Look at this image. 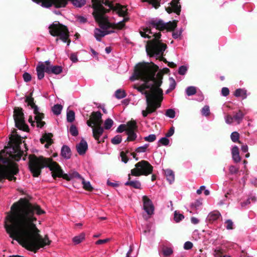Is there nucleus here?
Segmentation results:
<instances>
[{
  "mask_svg": "<svg viewBox=\"0 0 257 257\" xmlns=\"http://www.w3.org/2000/svg\"><path fill=\"white\" fill-rule=\"evenodd\" d=\"M11 210L5 221V227L10 237L35 252L50 244L51 241L48 235L43 238L35 224L37 218L35 213L41 215L45 213L39 205L21 199L12 205Z\"/></svg>",
  "mask_w": 257,
  "mask_h": 257,
  "instance_id": "nucleus-1",
  "label": "nucleus"
},
{
  "mask_svg": "<svg viewBox=\"0 0 257 257\" xmlns=\"http://www.w3.org/2000/svg\"><path fill=\"white\" fill-rule=\"evenodd\" d=\"M158 69V67L154 63H140L136 66L133 75L130 77L132 81L141 79L144 82L142 85L135 87L146 98V109L142 111L144 117L160 107L163 99V91L159 88L162 82V76L159 73L156 75Z\"/></svg>",
  "mask_w": 257,
  "mask_h": 257,
  "instance_id": "nucleus-2",
  "label": "nucleus"
},
{
  "mask_svg": "<svg viewBox=\"0 0 257 257\" xmlns=\"http://www.w3.org/2000/svg\"><path fill=\"white\" fill-rule=\"evenodd\" d=\"M176 27V21L164 23L161 20L153 19L149 22L148 27L140 30V33L142 37L152 39L151 40L148 41L146 46L148 55L157 58H161L162 60H163L164 58L162 56L167 46L160 40L161 33L157 31L163 30L172 31L174 30Z\"/></svg>",
  "mask_w": 257,
  "mask_h": 257,
  "instance_id": "nucleus-3",
  "label": "nucleus"
},
{
  "mask_svg": "<svg viewBox=\"0 0 257 257\" xmlns=\"http://www.w3.org/2000/svg\"><path fill=\"white\" fill-rule=\"evenodd\" d=\"M94 9L93 15L96 22L98 24L100 28H95L94 35L98 41H100L101 38L112 33L109 30L113 26L106 16V13L112 10L113 13L119 16L124 17L126 14L125 7L117 4H113L110 0H91Z\"/></svg>",
  "mask_w": 257,
  "mask_h": 257,
  "instance_id": "nucleus-4",
  "label": "nucleus"
},
{
  "mask_svg": "<svg viewBox=\"0 0 257 257\" xmlns=\"http://www.w3.org/2000/svg\"><path fill=\"white\" fill-rule=\"evenodd\" d=\"M48 167L51 171L52 177H62L67 180H71L74 178L80 180L83 184V187L85 190H90L92 189L91 184L89 181H86L76 171H73L69 174H64L58 164L53 162L50 158H45L43 157L39 158L34 157L30 159L29 161V168L33 176L38 177L40 173L41 169Z\"/></svg>",
  "mask_w": 257,
  "mask_h": 257,
  "instance_id": "nucleus-5",
  "label": "nucleus"
},
{
  "mask_svg": "<svg viewBox=\"0 0 257 257\" xmlns=\"http://www.w3.org/2000/svg\"><path fill=\"white\" fill-rule=\"evenodd\" d=\"M49 32L51 35L59 37L56 39L57 42L60 39L64 43L67 42V46L70 45L69 31L66 26L59 23L53 24L49 27Z\"/></svg>",
  "mask_w": 257,
  "mask_h": 257,
  "instance_id": "nucleus-6",
  "label": "nucleus"
},
{
  "mask_svg": "<svg viewBox=\"0 0 257 257\" xmlns=\"http://www.w3.org/2000/svg\"><path fill=\"white\" fill-rule=\"evenodd\" d=\"M135 168L131 170L132 176L138 177L142 175L148 176L152 174L153 166L147 161L142 160L135 165Z\"/></svg>",
  "mask_w": 257,
  "mask_h": 257,
  "instance_id": "nucleus-7",
  "label": "nucleus"
},
{
  "mask_svg": "<svg viewBox=\"0 0 257 257\" xmlns=\"http://www.w3.org/2000/svg\"><path fill=\"white\" fill-rule=\"evenodd\" d=\"M35 3L44 8H50L54 6L56 8H63L66 6L68 0H32Z\"/></svg>",
  "mask_w": 257,
  "mask_h": 257,
  "instance_id": "nucleus-8",
  "label": "nucleus"
},
{
  "mask_svg": "<svg viewBox=\"0 0 257 257\" xmlns=\"http://www.w3.org/2000/svg\"><path fill=\"white\" fill-rule=\"evenodd\" d=\"M14 119L17 127L20 130L26 131L28 126L25 124L24 114L21 108L18 107L14 109Z\"/></svg>",
  "mask_w": 257,
  "mask_h": 257,
  "instance_id": "nucleus-9",
  "label": "nucleus"
},
{
  "mask_svg": "<svg viewBox=\"0 0 257 257\" xmlns=\"http://www.w3.org/2000/svg\"><path fill=\"white\" fill-rule=\"evenodd\" d=\"M10 140L11 142H13L15 143V148H13V150L15 153H17V154L15 155V156H13V155L11 154L10 157L15 159L16 161H19L22 155V152L20 151L19 145L21 143V138L17 135H11L10 137Z\"/></svg>",
  "mask_w": 257,
  "mask_h": 257,
  "instance_id": "nucleus-10",
  "label": "nucleus"
},
{
  "mask_svg": "<svg viewBox=\"0 0 257 257\" xmlns=\"http://www.w3.org/2000/svg\"><path fill=\"white\" fill-rule=\"evenodd\" d=\"M143 208L148 215H152L154 212V206L151 200L147 196L142 197Z\"/></svg>",
  "mask_w": 257,
  "mask_h": 257,
  "instance_id": "nucleus-11",
  "label": "nucleus"
},
{
  "mask_svg": "<svg viewBox=\"0 0 257 257\" xmlns=\"http://www.w3.org/2000/svg\"><path fill=\"white\" fill-rule=\"evenodd\" d=\"M35 108L34 109V113L35 114V120H33L32 117H31L29 119V121L31 123L32 125H34V123H36L37 127H42L44 124L45 122L42 120L43 118V114L42 113H39L38 111V108L36 106H35Z\"/></svg>",
  "mask_w": 257,
  "mask_h": 257,
  "instance_id": "nucleus-12",
  "label": "nucleus"
},
{
  "mask_svg": "<svg viewBox=\"0 0 257 257\" xmlns=\"http://www.w3.org/2000/svg\"><path fill=\"white\" fill-rule=\"evenodd\" d=\"M46 64V73L48 74H59L62 71V68L60 66H53L49 61H45Z\"/></svg>",
  "mask_w": 257,
  "mask_h": 257,
  "instance_id": "nucleus-13",
  "label": "nucleus"
},
{
  "mask_svg": "<svg viewBox=\"0 0 257 257\" xmlns=\"http://www.w3.org/2000/svg\"><path fill=\"white\" fill-rule=\"evenodd\" d=\"M170 5V6L166 8L167 12L169 14L174 12L177 15H179L181 11V6L179 5V0H172Z\"/></svg>",
  "mask_w": 257,
  "mask_h": 257,
  "instance_id": "nucleus-14",
  "label": "nucleus"
},
{
  "mask_svg": "<svg viewBox=\"0 0 257 257\" xmlns=\"http://www.w3.org/2000/svg\"><path fill=\"white\" fill-rule=\"evenodd\" d=\"M36 71L38 78L40 80L43 79L44 77V73H46V64L45 62H39L36 67Z\"/></svg>",
  "mask_w": 257,
  "mask_h": 257,
  "instance_id": "nucleus-15",
  "label": "nucleus"
},
{
  "mask_svg": "<svg viewBox=\"0 0 257 257\" xmlns=\"http://www.w3.org/2000/svg\"><path fill=\"white\" fill-rule=\"evenodd\" d=\"M87 149V143L83 139H82L80 142L76 146L77 152L80 155H84Z\"/></svg>",
  "mask_w": 257,
  "mask_h": 257,
  "instance_id": "nucleus-16",
  "label": "nucleus"
},
{
  "mask_svg": "<svg viewBox=\"0 0 257 257\" xmlns=\"http://www.w3.org/2000/svg\"><path fill=\"white\" fill-rule=\"evenodd\" d=\"M102 114L99 111L93 112L92 113L91 119L92 120L93 124L95 125H101L102 123Z\"/></svg>",
  "mask_w": 257,
  "mask_h": 257,
  "instance_id": "nucleus-17",
  "label": "nucleus"
},
{
  "mask_svg": "<svg viewBox=\"0 0 257 257\" xmlns=\"http://www.w3.org/2000/svg\"><path fill=\"white\" fill-rule=\"evenodd\" d=\"M131 173L128 174V181H126L124 185L126 186H130L136 189H141V184L139 180H132L131 179Z\"/></svg>",
  "mask_w": 257,
  "mask_h": 257,
  "instance_id": "nucleus-18",
  "label": "nucleus"
},
{
  "mask_svg": "<svg viewBox=\"0 0 257 257\" xmlns=\"http://www.w3.org/2000/svg\"><path fill=\"white\" fill-rule=\"evenodd\" d=\"M52 135L51 134H46L41 139V142L44 144L45 147L48 148L49 146L52 143Z\"/></svg>",
  "mask_w": 257,
  "mask_h": 257,
  "instance_id": "nucleus-19",
  "label": "nucleus"
},
{
  "mask_svg": "<svg viewBox=\"0 0 257 257\" xmlns=\"http://www.w3.org/2000/svg\"><path fill=\"white\" fill-rule=\"evenodd\" d=\"M93 136L95 139L100 143L99 141V137L102 135L103 132V129L101 125H95L92 129Z\"/></svg>",
  "mask_w": 257,
  "mask_h": 257,
  "instance_id": "nucleus-20",
  "label": "nucleus"
},
{
  "mask_svg": "<svg viewBox=\"0 0 257 257\" xmlns=\"http://www.w3.org/2000/svg\"><path fill=\"white\" fill-rule=\"evenodd\" d=\"M232 158L233 161L235 163L239 162L241 160V158L239 156V149L236 146H234L231 149Z\"/></svg>",
  "mask_w": 257,
  "mask_h": 257,
  "instance_id": "nucleus-21",
  "label": "nucleus"
},
{
  "mask_svg": "<svg viewBox=\"0 0 257 257\" xmlns=\"http://www.w3.org/2000/svg\"><path fill=\"white\" fill-rule=\"evenodd\" d=\"M221 217V214L218 211H213L209 213L207 219L210 221H214Z\"/></svg>",
  "mask_w": 257,
  "mask_h": 257,
  "instance_id": "nucleus-22",
  "label": "nucleus"
},
{
  "mask_svg": "<svg viewBox=\"0 0 257 257\" xmlns=\"http://www.w3.org/2000/svg\"><path fill=\"white\" fill-rule=\"evenodd\" d=\"M71 155L70 149L67 146H63L61 149V155L66 159L70 158Z\"/></svg>",
  "mask_w": 257,
  "mask_h": 257,
  "instance_id": "nucleus-23",
  "label": "nucleus"
},
{
  "mask_svg": "<svg viewBox=\"0 0 257 257\" xmlns=\"http://www.w3.org/2000/svg\"><path fill=\"white\" fill-rule=\"evenodd\" d=\"M125 126L126 132H135L137 128V123L134 120L127 122Z\"/></svg>",
  "mask_w": 257,
  "mask_h": 257,
  "instance_id": "nucleus-24",
  "label": "nucleus"
},
{
  "mask_svg": "<svg viewBox=\"0 0 257 257\" xmlns=\"http://www.w3.org/2000/svg\"><path fill=\"white\" fill-rule=\"evenodd\" d=\"M165 174L167 180L168 181L169 183L171 184L174 181L175 175L173 171L170 169H167L165 171Z\"/></svg>",
  "mask_w": 257,
  "mask_h": 257,
  "instance_id": "nucleus-25",
  "label": "nucleus"
},
{
  "mask_svg": "<svg viewBox=\"0 0 257 257\" xmlns=\"http://www.w3.org/2000/svg\"><path fill=\"white\" fill-rule=\"evenodd\" d=\"M244 114L240 110H239L233 116L234 121L237 124H239L242 121Z\"/></svg>",
  "mask_w": 257,
  "mask_h": 257,
  "instance_id": "nucleus-26",
  "label": "nucleus"
},
{
  "mask_svg": "<svg viewBox=\"0 0 257 257\" xmlns=\"http://www.w3.org/2000/svg\"><path fill=\"white\" fill-rule=\"evenodd\" d=\"M234 95L236 97H241L242 99H245L247 97L246 91L244 89H237L235 91Z\"/></svg>",
  "mask_w": 257,
  "mask_h": 257,
  "instance_id": "nucleus-27",
  "label": "nucleus"
},
{
  "mask_svg": "<svg viewBox=\"0 0 257 257\" xmlns=\"http://www.w3.org/2000/svg\"><path fill=\"white\" fill-rule=\"evenodd\" d=\"M85 234L82 233L79 235L74 237L72 239L73 242L75 244H78L81 243L85 238Z\"/></svg>",
  "mask_w": 257,
  "mask_h": 257,
  "instance_id": "nucleus-28",
  "label": "nucleus"
},
{
  "mask_svg": "<svg viewBox=\"0 0 257 257\" xmlns=\"http://www.w3.org/2000/svg\"><path fill=\"white\" fill-rule=\"evenodd\" d=\"M223 251V248L218 246L213 249V255L214 257H221L222 256Z\"/></svg>",
  "mask_w": 257,
  "mask_h": 257,
  "instance_id": "nucleus-29",
  "label": "nucleus"
},
{
  "mask_svg": "<svg viewBox=\"0 0 257 257\" xmlns=\"http://www.w3.org/2000/svg\"><path fill=\"white\" fill-rule=\"evenodd\" d=\"M115 96L117 99H122L126 96V93L124 90L119 89L115 92Z\"/></svg>",
  "mask_w": 257,
  "mask_h": 257,
  "instance_id": "nucleus-30",
  "label": "nucleus"
},
{
  "mask_svg": "<svg viewBox=\"0 0 257 257\" xmlns=\"http://www.w3.org/2000/svg\"><path fill=\"white\" fill-rule=\"evenodd\" d=\"M130 154L128 151H121L120 153V157L122 162L126 163L128 161V154Z\"/></svg>",
  "mask_w": 257,
  "mask_h": 257,
  "instance_id": "nucleus-31",
  "label": "nucleus"
},
{
  "mask_svg": "<svg viewBox=\"0 0 257 257\" xmlns=\"http://www.w3.org/2000/svg\"><path fill=\"white\" fill-rule=\"evenodd\" d=\"M168 137H163L161 138L158 142V146H168L170 144V140L167 138Z\"/></svg>",
  "mask_w": 257,
  "mask_h": 257,
  "instance_id": "nucleus-32",
  "label": "nucleus"
},
{
  "mask_svg": "<svg viewBox=\"0 0 257 257\" xmlns=\"http://www.w3.org/2000/svg\"><path fill=\"white\" fill-rule=\"evenodd\" d=\"M185 92L188 96H191L196 93V88L194 86H189L185 89Z\"/></svg>",
  "mask_w": 257,
  "mask_h": 257,
  "instance_id": "nucleus-33",
  "label": "nucleus"
},
{
  "mask_svg": "<svg viewBox=\"0 0 257 257\" xmlns=\"http://www.w3.org/2000/svg\"><path fill=\"white\" fill-rule=\"evenodd\" d=\"M62 109V106L60 104H55L52 108L53 112L56 115H59L61 113Z\"/></svg>",
  "mask_w": 257,
  "mask_h": 257,
  "instance_id": "nucleus-34",
  "label": "nucleus"
},
{
  "mask_svg": "<svg viewBox=\"0 0 257 257\" xmlns=\"http://www.w3.org/2000/svg\"><path fill=\"white\" fill-rule=\"evenodd\" d=\"M75 119V113L73 110L68 111L67 112V120L70 122H73Z\"/></svg>",
  "mask_w": 257,
  "mask_h": 257,
  "instance_id": "nucleus-35",
  "label": "nucleus"
},
{
  "mask_svg": "<svg viewBox=\"0 0 257 257\" xmlns=\"http://www.w3.org/2000/svg\"><path fill=\"white\" fill-rule=\"evenodd\" d=\"M142 2L148 3L156 9L158 8L160 6V2L159 0H142Z\"/></svg>",
  "mask_w": 257,
  "mask_h": 257,
  "instance_id": "nucleus-36",
  "label": "nucleus"
},
{
  "mask_svg": "<svg viewBox=\"0 0 257 257\" xmlns=\"http://www.w3.org/2000/svg\"><path fill=\"white\" fill-rule=\"evenodd\" d=\"M85 0H72L73 5L78 8L82 7L85 5Z\"/></svg>",
  "mask_w": 257,
  "mask_h": 257,
  "instance_id": "nucleus-37",
  "label": "nucleus"
},
{
  "mask_svg": "<svg viewBox=\"0 0 257 257\" xmlns=\"http://www.w3.org/2000/svg\"><path fill=\"white\" fill-rule=\"evenodd\" d=\"M113 124V121L110 118H107L104 121V127L105 130L110 129Z\"/></svg>",
  "mask_w": 257,
  "mask_h": 257,
  "instance_id": "nucleus-38",
  "label": "nucleus"
},
{
  "mask_svg": "<svg viewBox=\"0 0 257 257\" xmlns=\"http://www.w3.org/2000/svg\"><path fill=\"white\" fill-rule=\"evenodd\" d=\"M239 137V134L236 132H234L232 133L230 136L231 139L232 141L234 143H240V142L238 141Z\"/></svg>",
  "mask_w": 257,
  "mask_h": 257,
  "instance_id": "nucleus-39",
  "label": "nucleus"
},
{
  "mask_svg": "<svg viewBox=\"0 0 257 257\" xmlns=\"http://www.w3.org/2000/svg\"><path fill=\"white\" fill-rule=\"evenodd\" d=\"M165 115L169 118H173L175 117V111L173 109H168L166 110Z\"/></svg>",
  "mask_w": 257,
  "mask_h": 257,
  "instance_id": "nucleus-40",
  "label": "nucleus"
},
{
  "mask_svg": "<svg viewBox=\"0 0 257 257\" xmlns=\"http://www.w3.org/2000/svg\"><path fill=\"white\" fill-rule=\"evenodd\" d=\"M69 131L70 134L73 136H77L78 134V130L74 125H71Z\"/></svg>",
  "mask_w": 257,
  "mask_h": 257,
  "instance_id": "nucleus-41",
  "label": "nucleus"
},
{
  "mask_svg": "<svg viewBox=\"0 0 257 257\" xmlns=\"http://www.w3.org/2000/svg\"><path fill=\"white\" fill-rule=\"evenodd\" d=\"M184 215L179 213L177 211L174 212V220L176 222H178L184 218Z\"/></svg>",
  "mask_w": 257,
  "mask_h": 257,
  "instance_id": "nucleus-42",
  "label": "nucleus"
},
{
  "mask_svg": "<svg viewBox=\"0 0 257 257\" xmlns=\"http://www.w3.org/2000/svg\"><path fill=\"white\" fill-rule=\"evenodd\" d=\"M122 138L121 136L117 135L111 139V143L114 145H117L121 143Z\"/></svg>",
  "mask_w": 257,
  "mask_h": 257,
  "instance_id": "nucleus-43",
  "label": "nucleus"
},
{
  "mask_svg": "<svg viewBox=\"0 0 257 257\" xmlns=\"http://www.w3.org/2000/svg\"><path fill=\"white\" fill-rule=\"evenodd\" d=\"M149 145L145 144L144 145L139 147L136 149V152L137 153H144L147 151Z\"/></svg>",
  "mask_w": 257,
  "mask_h": 257,
  "instance_id": "nucleus-44",
  "label": "nucleus"
},
{
  "mask_svg": "<svg viewBox=\"0 0 257 257\" xmlns=\"http://www.w3.org/2000/svg\"><path fill=\"white\" fill-rule=\"evenodd\" d=\"M173 253V249L170 247H166L163 250V253L165 256H169Z\"/></svg>",
  "mask_w": 257,
  "mask_h": 257,
  "instance_id": "nucleus-45",
  "label": "nucleus"
},
{
  "mask_svg": "<svg viewBox=\"0 0 257 257\" xmlns=\"http://www.w3.org/2000/svg\"><path fill=\"white\" fill-rule=\"evenodd\" d=\"M145 141L148 142H153L156 140V136L155 134H151L144 138Z\"/></svg>",
  "mask_w": 257,
  "mask_h": 257,
  "instance_id": "nucleus-46",
  "label": "nucleus"
},
{
  "mask_svg": "<svg viewBox=\"0 0 257 257\" xmlns=\"http://www.w3.org/2000/svg\"><path fill=\"white\" fill-rule=\"evenodd\" d=\"M126 134L128 135L127 140L128 141H133L137 138V135L135 132H126Z\"/></svg>",
  "mask_w": 257,
  "mask_h": 257,
  "instance_id": "nucleus-47",
  "label": "nucleus"
},
{
  "mask_svg": "<svg viewBox=\"0 0 257 257\" xmlns=\"http://www.w3.org/2000/svg\"><path fill=\"white\" fill-rule=\"evenodd\" d=\"M201 113L202 115L205 116H208L209 115L210 113V109L208 105L204 106L202 110H201Z\"/></svg>",
  "mask_w": 257,
  "mask_h": 257,
  "instance_id": "nucleus-48",
  "label": "nucleus"
},
{
  "mask_svg": "<svg viewBox=\"0 0 257 257\" xmlns=\"http://www.w3.org/2000/svg\"><path fill=\"white\" fill-rule=\"evenodd\" d=\"M226 224V228L228 230L232 229L233 223L230 219L226 220L225 221Z\"/></svg>",
  "mask_w": 257,
  "mask_h": 257,
  "instance_id": "nucleus-49",
  "label": "nucleus"
},
{
  "mask_svg": "<svg viewBox=\"0 0 257 257\" xmlns=\"http://www.w3.org/2000/svg\"><path fill=\"white\" fill-rule=\"evenodd\" d=\"M170 84L169 88L167 91L168 92L169 91L173 90L175 88V86H176V82L173 78H170Z\"/></svg>",
  "mask_w": 257,
  "mask_h": 257,
  "instance_id": "nucleus-50",
  "label": "nucleus"
},
{
  "mask_svg": "<svg viewBox=\"0 0 257 257\" xmlns=\"http://www.w3.org/2000/svg\"><path fill=\"white\" fill-rule=\"evenodd\" d=\"M225 122L227 124H230L234 122L233 116L227 115L225 116Z\"/></svg>",
  "mask_w": 257,
  "mask_h": 257,
  "instance_id": "nucleus-51",
  "label": "nucleus"
},
{
  "mask_svg": "<svg viewBox=\"0 0 257 257\" xmlns=\"http://www.w3.org/2000/svg\"><path fill=\"white\" fill-rule=\"evenodd\" d=\"M23 79L25 82H29L32 79L31 75L28 72H25L23 75Z\"/></svg>",
  "mask_w": 257,
  "mask_h": 257,
  "instance_id": "nucleus-52",
  "label": "nucleus"
},
{
  "mask_svg": "<svg viewBox=\"0 0 257 257\" xmlns=\"http://www.w3.org/2000/svg\"><path fill=\"white\" fill-rule=\"evenodd\" d=\"M187 70V68L185 66H181L179 67L178 72L180 75H184Z\"/></svg>",
  "mask_w": 257,
  "mask_h": 257,
  "instance_id": "nucleus-53",
  "label": "nucleus"
},
{
  "mask_svg": "<svg viewBox=\"0 0 257 257\" xmlns=\"http://www.w3.org/2000/svg\"><path fill=\"white\" fill-rule=\"evenodd\" d=\"M202 205V202L200 200H196L194 203H192L191 205V206L192 208H194L195 209H197L199 206Z\"/></svg>",
  "mask_w": 257,
  "mask_h": 257,
  "instance_id": "nucleus-54",
  "label": "nucleus"
},
{
  "mask_svg": "<svg viewBox=\"0 0 257 257\" xmlns=\"http://www.w3.org/2000/svg\"><path fill=\"white\" fill-rule=\"evenodd\" d=\"M193 247V243L190 241H186L184 244V248L185 249H190Z\"/></svg>",
  "mask_w": 257,
  "mask_h": 257,
  "instance_id": "nucleus-55",
  "label": "nucleus"
},
{
  "mask_svg": "<svg viewBox=\"0 0 257 257\" xmlns=\"http://www.w3.org/2000/svg\"><path fill=\"white\" fill-rule=\"evenodd\" d=\"M229 172L231 174H234L237 173V172H238V169L237 168H236L235 166H231L229 167Z\"/></svg>",
  "mask_w": 257,
  "mask_h": 257,
  "instance_id": "nucleus-56",
  "label": "nucleus"
},
{
  "mask_svg": "<svg viewBox=\"0 0 257 257\" xmlns=\"http://www.w3.org/2000/svg\"><path fill=\"white\" fill-rule=\"evenodd\" d=\"M229 93V90L227 87H223L221 89V94L223 96H227Z\"/></svg>",
  "mask_w": 257,
  "mask_h": 257,
  "instance_id": "nucleus-57",
  "label": "nucleus"
},
{
  "mask_svg": "<svg viewBox=\"0 0 257 257\" xmlns=\"http://www.w3.org/2000/svg\"><path fill=\"white\" fill-rule=\"evenodd\" d=\"M124 131H126V126L125 124L119 125L116 130L117 133H122Z\"/></svg>",
  "mask_w": 257,
  "mask_h": 257,
  "instance_id": "nucleus-58",
  "label": "nucleus"
},
{
  "mask_svg": "<svg viewBox=\"0 0 257 257\" xmlns=\"http://www.w3.org/2000/svg\"><path fill=\"white\" fill-rule=\"evenodd\" d=\"M110 240V238H109L104 239H99L96 241L95 244H98V245L101 244L105 243Z\"/></svg>",
  "mask_w": 257,
  "mask_h": 257,
  "instance_id": "nucleus-59",
  "label": "nucleus"
},
{
  "mask_svg": "<svg viewBox=\"0 0 257 257\" xmlns=\"http://www.w3.org/2000/svg\"><path fill=\"white\" fill-rule=\"evenodd\" d=\"M127 20V19L124 18L122 21L118 22H117L118 27L119 29L122 28L124 25V22L125 21H126Z\"/></svg>",
  "mask_w": 257,
  "mask_h": 257,
  "instance_id": "nucleus-60",
  "label": "nucleus"
},
{
  "mask_svg": "<svg viewBox=\"0 0 257 257\" xmlns=\"http://www.w3.org/2000/svg\"><path fill=\"white\" fill-rule=\"evenodd\" d=\"M26 101L29 105H31L32 107H33L35 105V104L33 102V99L30 97H27L26 98Z\"/></svg>",
  "mask_w": 257,
  "mask_h": 257,
  "instance_id": "nucleus-61",
  "label": "nucleus"
},
{
  "mask_svg": "<svg viewBox=\"0 0 257 257\" xmlns=\"http://www.w3.org/2000/svg\"><path fill=\"white\" fill-rule=\"evenodd\" d=\"M174 133V128L173 127H171L170 128V130H169V131L166 133V137H168V138L172 136H173Z\"/></svg>",
  "mask_w": 257,
  "mask_h": 257,
  "instance_id": "nucleus-62",
  "label": "nucleus"
},
{
  "mask_svg": "<svg viewBox=\"0 0 257 257\" xmlns=\"http://www.w3.org/2000/svg\"><path fill=\"white\" fill-rule=\"evenodd\" d=\"M70 59L73 62H76L78 60L77 55L75 54H72L70 56Z\"/></svg>",
  "mask_w": 257,
  "mask_h": 257,
  "instance_id": "nucleus-63",
  "label": "nucleus"
},
{
  "mask_svg": "<svg viewBox=\"0 0 257 257\" xmlns=\"http://www.w3.org/2000/svg\"><path fill=\"white\" fill-rule=\"evenodd\" d=\"M191 221L192 223L194 224H196L199 223V220L197 218L194 217H193L191 218Z\"/></svg>",
  "mask_w": 257,
  "mask_h": 257,
  "instance_id": "nucleus-64",
  "label": "nucleus"
}]
</instances>
